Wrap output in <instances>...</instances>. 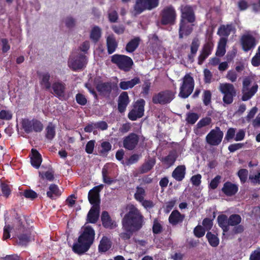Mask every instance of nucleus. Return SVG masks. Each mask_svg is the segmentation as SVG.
Returning a JSON list of instances; mask_svg holds the SVG:
<instances>
[{
    "label": "nucleus",
    "mask_w": 260,
    "mask_h": 260,
    "mask_svg": "<svg viewBox=\"0 0 260 260\" xmlns=\"http://www.w3.org/2000/svg\"><path fill=\"white\" fill-rule=\"evenodd\" d=\"M121 223L122 225L139 231L144 225V217L137 207L129 205L126 208V213L122 219Z\"/></svg>",
    "instance_id": "1"
},
{
    "label": "nucleus",
    "mask_w": 260,
    "mask_h": 260,
    "mask_svg": "<svg viewBox=\"0 0 260 260\" xmlns=\"http://www.w3.org/2000/svg\"><path fill=\"white\" fill-rule=\"evenodd\" d=\"M95 238V231L90 225L85 226L82 233L79 236L78 242L73 244V251L81 255L87 252L93 244Z\"/></svg>",
    "instance_id": "2"
},
{
    "label": "nucleus",
    "mask_w": 260,
    "mask_h": 260,
    "mask_svg": "<svg viewBox=\"0 0 260 260\" xmlns=\"http://www.w3.org/2000/svg\"><path fill=\"white\" fill-rule=\"evenodd\" d=\"M176 92L171 89L161 90L153 94L152 102L154 104L161 105L170 104L175 98Z\"/></svg>",
    "instance_id": "3"
},
{
    "label": "nucleus",
    "mask_w": 260,
    "mask_h": 260,
    "mask_svg": "<svg viewBox=\"0 0 260 260\" xmlns=\"http://www.w3.org/2000/svg\"><path fill=\"white\" fill-rule=\"evenodd\" d=\"M180 87L179 96L183 99L187 98L192 92L194 87V81L193 77L186 74L182 79Z\"/></svg>",
    "instance_id": "4"
},
{
    "label": "nucleus",
    "mask_w": 260,
    "mask_h": 260,
    "mask_svg": "<svg viewBox=\"0 0 260 260\" xmlns=\"http://www.w3.org/2000/svg\"><path fill=\"white\" fill-rule=\"evenodd\" d=\"M111 62L116 64L120 70L125 72L129 71L134 64L133 61L130 57L117 54L112 56Z\"/></svg>",
    "instance_id": "5"
},
{
    "label": "nucleus",
    "mask_w": 260,
    "mask_h": 260,
    "mask_svg": "<svg viewBox=\"0 0 260 260\" xmlns=\"http://www.w3.org/2000/svg\"><path fill=\"white\" fill-rule=\"evenodd\" d=\"M159 0H136L134 5L135 15L140 14L146 10H152L159 5Z\"/></svg>",
    "instance_id": "6"
},
{
    "label": "nucleus",
    "mask_w": 260,
    "mask_h": 260,
    "mask_svg": "<svg viewBox=\"0 0 260 260\" xmlns=\"http://www.w3.org/2000/svg\"><path fill=\"white\" fill-rule=\"evenodd\" d=\"M21 126L26 134L32 132L40 133L44 128L42 122L36 118H33L31 120L28 118L22 119Z\"/></svg>",
    "instance_id": "7"
},
{
    "label": "nucleus",
    "mask_w": 260,
    "mask_h": 260,
    "mask_svg": "<svg viewBox=\"0 0 260 260\" xmlns=\"http://www.w3.org/2000/svg\"><path fill=\"white\" fill-rule=\"evenodd\" d=\"M160 17L162 25H174L177 17L175 8L172 5L165 7L161 11Z\"/></svg>",
    "instance_id": "8"
},
{
    "label": "nucleus",
    "mask_w": 260,
    "mask_h": 260,
    "mask_svg": "<svg viewBox=\"0 0 260 260\" xmlns=\"http://www.w3.org/2000/svg\"><path fill=\"white\" fill-rule=\"evenodd\" d=\"M219 90L223 94V102L226 105L231 104L234 98L236 95V90L234 86L231 83H222L219 86Z\"/></svg>",
    "instance_id": "9"
},
{
    "label": "nucleus",
    "mask_w": 260,
    "mask_h": 260,
    "mask_svg": "<svg viewBox=\"0 0 260 260\" xmlns=\"http://www.w3.org/2000/svg\"><path fill=\"white\" fill-rule=\"evenodd\" d=\"M251 83V79L249 77H245L243 80L241 100L243 101H247L250 100L257 91L258 85L255 84L250 88L249 86Z\"/></svg>",
    "instance_id": "10"
},
{
    "label": "nucleus",
    "mask_w": 260,
    "mask_h": 260,
    "mask_svg": "<svg viewBox=\"0 0 260 260\" xmlns=\"http://www.w3.org/2000/svg\"><path fill=\"white\" fill-rule=\"evenodd\" d=\"M145 101L144 99L138 100L133 105V108L129 112L127 117L132 121L142 118L144 114Z\"/></svg>",
    "instance_id": "11"
},
{
    "label": "nucleus",
    "mask_w": 260,
    "mask_h": 260,
    "mask_svg": "<svg viewBox=\"0 0 260 260\" xmlns=\"http://www.w3.org/2000/svg\"><path fill=\"white\" fill-rule=\"evenodd\" d=\"M223 133L218 126L211 129L206 136V141L211 146L219 145L223 139Z\"/></svg>",
    "instance_id": "12"
},
{
    "label": "nucleus",
    "mask_w": 260,
    "mask_h": 260,
    "mask_svg": "<svg viewBox=\"0 0 260 260\" xmlns=\"http://www.w3.org/2000/svg\"><path fill=\"white\" fill-rule=\"evenodd\" d=\"M242 221L241 216L237 214H231L229 217V226H234L232 230V235L241 234L244 231L243 225L240 224Z\"/></svg>",
    "instance_id": "13"
},
{
    "label": "nucleus",
    "mask_w": 260,
    "mask_h": 260,
    "mask_svg": "<svg viewBox=\"0 0 260 260\" xmlns=\"http://www.w3.org/2000/svg\"><path fill=\"white\" fill-rule=\"evenodd\" d=\"M18 223L19 228L17 229V233L19 234L17 237L19 244L26 245L30 241L31 231L30 229L25 228L20 220L19 221Z\"/></svg>",
    "instance_id": "14"
},
{
    "label": "nucleus",
    "mask_w": 260,
    "mask_h": 260,
    "mask_svg": "<svg viewBox=\"0 0 260 260\" xmlns=\"http://www.w3.org/2000/svg\"><path fill=\"white\" fill-rule=\"evenodd\" d=\"M240 43L242 50L248 52L253 49L257 44L255 38L249 34H244L240 39Z\"/></svg>",
    "instance_id": "15"
},
{
    "label": "nucleus",
    "mask_w": 260,
    "mask_h": 260,
    "mask_svg": "<svg viewBox=\"0 0 260 260\" xmlns=\"http://www.w3.org/2000/svg\"><path fill=\"white\" fill-rule=\"evenodd\" d=\"M140 138L138 134L131 133L123 138V147L126 150H133L136 148L139 142Z\"/></svg>",
    "instance_id": "16"
},
{
    "label": "nucleus",
    "mask_w": 260,
    "mask_h": 260,
    "mask_svg": "<svg viewBox=\"0 0 260 260\" xmlns=\"http://www.w3.org/2000/svg\"><path fill=\"white\" fill-rule=\"evenodd\" d=\"M104 187L103 184L95 186L90 189L88 194V199L92 207H100V192Z\"/></svg>",
    "instance_id": "17"
},
{
    "label": "nucleus",
    "mask_w": 260,
    "mask_h": 260,
    "mask_svg": "<svg viewBox=\"0 0 260 260\" xmlns=\"http://www.w3.org/2000/svg\"><path fill=\"white\" fill-rule=\"evenodd\" d=\"M86 56L80 54L77 57L70 58L68 61V66L73 71L82 69L86 63Z\"/></svg>",
    "instance_id": "18"
},
{
    "label": "nucleus",
    "mask_w": 260,
    "mask_h": 260,
    "mask_svg": "<svg viewBox=\"0 0 260 260\" xmlns=\"http://www.w3.org/2000/svg\"><path fill=\"white\" fill-rule=\"evenodd\" d=\"M180 20L187 21L193 23L196 21V16L192 7L189 5L182 6L181 7Z\"/></svg>",
    "instance_id": "19"
},
{
    "label": "nucleus",
    "mask_w": 260,
    "mask_h": 260,
    "mask_svg": "<svg viewBox=\"0 0 260 260\" xmlns=\"http://www.w3.org/2000/svg\"><path fill=\"white\" fill-rule=\"evenodd\" d=\"M214 44L211 40L208 41L203 45L200 54L198 56V64L202 65L205 59L212 53Z\"/></svg>",
    "instance_id": "20"
},
{
    "label": "nucleus",
    "mask_w": 260,
    "mask_h": 260,
    "mask_svg": "<svg viewBox=\"0 0 260 260\" xmlns=\"http://www.w3.org/2000/svg\"><path fill=\"white\" fill-rule=\"evenodd\" d=\"M101 219L103 226L106 229L113 230L117 226L116 222L111 218L107 211L102 212Z\"/></svg>",
    "instance_id": "21"
},
{
    "label": "nucleus",
    "mask_w": 260,
    "mask_h": 260,
    "mask_svg": "<svg viewBox=\"0 0 260 260\" xmlns=\"http://www.w3.org/2000/svg\"><path fill=\"white\" fill-rule=\"evenodd\" d=\"M130 102L128 93L126 91L122 92L118 99V110L120 113H124Z\"/></svg>",
    "instance_id": "22"
},
{
    "label": "nucleus",
    "mask_w": 260,
    "mask_h": 260,
    "mask_svg": "<svg viewBox=\"0 0 260 260\" xmlns=\"http://www.w3.org/2000/svg\"><path fill=\"white\" fill-rule=\"evenodd\" d=\"M185 218V215L181 214L177 210H173L169 217V222L173 226L181 223Z\"/></svg>",
    "instance_id": "23"
},
{
    "label": "nucleus",
    "mask_w": 260,
    "mask_h": 260,
    "mask_svg": "<svg viewBox=\"0 0 260 260\" xmlns=\"http://www.w3.org/2000/svg\"><path fill=\"white\" fill-rule=\"evenodd\" d=\"M221 190L226 196L231 197L238 192V186L230 181H226L224 183Z\"/></svg>",
    "instance_id": "24"
},
{
    "label": "nucleus",
    "mask_w": 260,
    "mask_h": 260,
    "mask_svg": "<svg viewBox=\"0 0 260 260\" xmlns=\"http://www.w3.org/2000/svg\"><path fill=\"white\" fill-rule=\"evenodd\" d=\"M52 88L55 95L60 99L64 96L66 84L61 82H55L52 84Z\"/></svg>",
    "instance_id": "25"
},
{
    "label": "nucleus",
    "mask_w": 260,
    "mask_h": 260,
    "mask_svg": "<svg viewBox=\"0 0 260 260\" xmlns=\"http://www.w3.org/2000/svg\"><path fill=\"white\" fill-rule=\"evenodd\" d=\"M186 167L184 165L177 166L172 173V177L177 181H182L185 178Z\"/></svg>",
    "instance_id": "26"
},
{
    "label": "nucleus",
    "mask_w": 260,
    "mask_h": 260,
    "mask_svg": "<svg viewBox=\"0 0 260 260\" xmlns=\"http://www.w3.org/2000/svg\"><path fill=\"white\" fill-rule=\"evenodd\" d=\"M106 46L109 54L114 53L118 47V42L114 35H109L106 38Z\"/></svg>",
    "instance_id": "27"
},
{
    "label": "nucleus",
    "mask_w": 260,
    "mask_h": 260,
    "mask_svg": "<svg viewBox=\"0 0 260 260\" xmlns=\"http://www.w3.org/2000/svg\"><path fill=\"white\" fill-rule=\"evenodd\" d=\"M96 88L101 94L109 95L112 90V83L110 82L100 83L97 84Z\"/></svg>",
    "instance_id": "28"
},
{
    "label": "nucleus",
    "mask_w": 260,
    "mask_h": 260,
    "mask_svg": "<svg viewBox=\"0 0 260 260\" xmlns=\"http://www.w3.org/2000/svg\"><path fill=\"white\" fill-rule=\"evenodd\" d=\"M177 157V152L175 150H172L169 152L168 155L162 157L161 161L164 165L170 167L174 164Z\"/></svg>",
    "instance_id": "29"
},
{
    "label": "nucleus",
    "mask_w": 260,
    "mask_h": 260,
    "mask_svg": "<svg viewBox=\"0 0 260 260\" xmlns=\"http://www.w3.org/2000/svg\"><path fill=\"white\" fill-rule=\"evenodd\" d=\"M100 207H92L89 211L87 220L88 222L95 223L97 222L99 217Z\"/></svg>",
    "instance_id": "30"
},
{
    "label": "nucleus",
    "mask_w": 260,
    "mask_h": 260,
    "mask_svg": "<svg viewBox=\"0 0 260 260\" xmlns=\"http://www.w3.org/2000/svg\"><path fill=\"white\" fill-rule=\"evenodd\" d=\"M141 83V80L139 77H135L131 80L121 81L119 83V86L122 90H127L129 88H132L135 85L139 84Z\"/></svg>",
    "instance_id": "31"
},
{
    "label": "nucleus",
    "mask_w": 260,
    "mask_h": 260,
    "mask_svg": "<svg viewBox=\"0 0 260 260\" xmlns=\"http://www.w3.org/2000/svg\"><path fill=\"white\" fill-rule=\"evenodd\" d=\"M31 156L30 161L31 165L36 169H38L42 161V158L41 154L35 149H32L31 150Z\"/></svg>",
    "instance_id": "32"
},
{
    "label": "nucleus",
    "mask_w": 260,
    "mask_h": 260,
    "mask_svg": "<svg viewBox=\"0 0 260 260\" xmlns=\"http://www.w3.org/2000/svg\"><path fill=\"white\" fill-rule=\"evenodd\" d=\"M217 223L220 228L223 231V235H225V233L229 231V217L225 214H221L217 217Z\"/></svg>",
    "instance_id": "33"
},
{
    "label": "nucleus",
    "mask_w": 260,
    "mask_h": 260,
    "mask_svg": "<svg viewBox=\"0 0 260 260\" xmlns=\"http://www.w3.org/2000/svg\"><path fill=\"white\" fill-rule=\"evenodd\" d=\"M141 39L139 37H136L131 39L126 45L125 49L127 52L133 53L139 47Z\"/></svg>",
    "instance_id": "34"
},
{
    "label": "nucleus",
    "mask_w": 260,
    "mask_h": 260,
    "mask_svg": "<svg viewBox=\"0 0 260 260\" xmlns=\"http://www.w3.org/2000/svg\"><path fill=\"white\" fill-rule=\"evenodd\" d=\"M111 240L106 236H103L99 245V251L101 252H106L111 248Z\"/></svg>",
    "instance_id": "35"
},
{
    "label": "nucleus",
    "mask_w": 260,
    "mask_h": 260,
    "mask_svg": "<svg viewBox=\"0 0 260 260\" xmlns=\"http://www.w3.org/2000/svg\"><path fill=\"white\" fill-rule=\"evenodd\" d=\"M47 196L52 200L55 199L61 196V192L58 186L55 184H51L49 187V190L47 191Z\"/></svg>",
    "instance_id": "36"
},
{
    "label": "nucleus",
    "mask_w": 260,
    "mask_h": 260,
    "mask_svg": "<svg viewBox=\"0 0 260 260\" xmlns=\"http://www.w3.org/2000/svg\"><path fill=\"white\" fill-rule=\"evenodd\" d=\"M235 28L232 24L221 25L218 29L217 35L228 38L231 32Z\"/></svg>",
    "instance_id": "37"
},
{
    "label": "nucleus",
    "mask_w": 260,
    "mask_h": 260,
    "mask_svg": "<svg viewBox=\"0 0 260 260\" xmlns=\"http://www.w3.org/2000/svg\"><path fill=\"white\" fill-rule=\"evenodd\" d=\"M111 149V144L108 141H103L98 147V153L103 157H107Z\"/></svg>",
    "instance_id": "38"
},
{
    "label": "nucleus",
    "mask_w": 260,
    "mask_h": 260,
    "mask_svg": "<svg viewBox=\"0 0 260 260\" xmlns=\"http://www.w3.org/2000/svg\"><path fill=\"white\" fill-rule=\"evenodd\" d=\"M194 25L187 21L180 20L179 22V30L183 31L185 33V36H189L193 31Z\"/></svg>",
    "instance_id": "39"
},
{
    "label": "nucleus",
    "mask_w": 260,
    "mask_h": 260,
    "mask_svg": "<svg viewBox=\"0 0 260 260\" xmlns=\"http://www.w3.org/2000/svg\"><path fill=\"white\" fill-rule=\"evenodd\" d=\"M102 36V30L98 26H93L90 31V39L94 43H96Z\"/></svg>",
    "instance_id": "40"
},
{
    "label": "nucleus",
    "mask_w": 260,
    "mask_h": 260,
    "mask_svg": "<svg viewBox=\"0 0 260 260\" xmlns=\"http://www.w3.org/2000/svg\"><path fill=\"white\" fill-rule=\"evenodd\" d=\"M155 159L153 157H149L148 160L145 162L140 168L141 173H146L150 171L155 165Z\"/></svg>",
    "instance_id": "41"
},
{
    "label": "nucleus",
    "mask_w": 260,
    "mask_h": 260,
    "mask_svg": "<svg viewBox=\"0 0 260 260\" xmlns=\"http://www.w3.org/2000/svg\"><path fill=\"white\" fill-rule=\"evenodd\" d=\"M122 229L124 231V232H122L119 234L120 237L124 240H126L129 239L131 237L133 236V234L136 232L137 231L127 227L125 225H122Z\"/></svg>",
    "instance_id": "42"
},
{
    "label": "nucleus",
    "mask_w": 260,
    "mask_h": 260,
    "mask_svg": "<svg viewBox=\"0 0 260 260\" xmlns=\"http://www.w3.org/2000/svg\"><path fill=\"white\" fill-rule=\"evenodd\" d=\"M209 244L214 247H217L219 243V240L217 236L211 232H208L206 236Z\"/></svg>",
    "instance_id": "43"
},
{
    "label": "nucleus",
    "mask_w": 260,
    "mask_h": 260,
    "mask_svg": "<svg viewBox=\"0 0 260 260\" xmlns=\"http://www.w3.org/2000/svg\"><path fill=\"white\" fill-rule=\"evenodd\" d=\"M46 138L49 140H52L55 136V126L52 123H49L46 128Z\"/></svg>",
    "instance_id": "44"
},
{
    "label": "nucleus",
    "mask_w": 260,
    "mask_h": 260,
    "mask_svg": "<svg viewBox=\"0 0 260 260\" xmlns=\"http://www.w3.org/2000/svg\"><path fill=\"white\" fill-rule=\"evenodd\" d=\"M146 196V191L145 189L140 186L136 187V192L134 194L135 199L138 202L143 201Z\"/></svg>",
    "instance_id": "45"
},
{
    "label": "nucleus",
    "mask_w": 260,
    "mask_h": 260,
    "mask_svg": "<svg viewBox=\"0 0 260 260\" xmlns=\"http://www.w3.org/2000/svg\"><path fill=\"white\" fill-rule=\"evenodd\" d=\"M199 118V115L194 112H188L186 114V121L190 124H194Z\"/></svg>",
    "instance_id": "46"
},
{
    "label": "nucleus",
    "mask_w": 260,
    "mask_h": 260,
    "mask_svg": "<svg viewBox=\"0 0 260 260\" xmlns=\"http://www.w3.org/2000/svg\"><path fill=\"white\" fill-rule=\"evenodd\" d=\"M163 230V227L157 219L155 218L153 220L152 225V232L154 234H159Z\"/></svg>",
    "instance_id": "47"
},
{
    "label": "nucleus",
    "mask_w": 260,
    "mask_h": 260,
    "mask_svg": "<svg viewBox=\"0 0 260 260\" xmlns=\"http://www.w3.org/2000/svg\"><path fill=\"white\" fill-rule=\"evenodd\" d=\"M50 79V75L49 73H44L42 75V80L40 84L45 86L46 89H49L51 87V83L49 81Z\"/></svg>",
    "instance_id": "48"
},
{
    "label": "nucleus",
    "mask_w": 260,
    "mask_h": 260,
    "mask_svg": "<svg viewBox=\"0 0 260 260\" xmlns=\"http://www.w3.org/2000/svg\"><path fill=\"white\" fill-rule=\"evenodd\" d=\"M212 93L210 90H205L204 91L202 100L205 106H208L211 103Z\"/></svg>",
    "instance_id": "49"
},
{
    "label": "nucleus",
    "mask_w": 260,
    "mask_h": 260,
    "mask_svg": "<svg viewBox=\"0 0 260 260\" xmlns=\"http://www.w3.org/2000/svg\"><path fill=\"white\" fill-rule=\"evenodd\" d=\"M0 187L1 188L3 196L6 197V198H8L11 193V189L10 188L9 185L5 183L2 182L0 185Z\"/></svg>",
    "instance_id": "50"
},
{
    "label": "nucleus",
    "mask_w": 260,
    "mask_h": 260,
    "mask_svg": "<svg viewBox=\"0 0 260 260\" xmlns=\"http://www.w3.org/2000/svg\"><path fill=\"white\" fill-rule=\"evenodd\" d=\"M212 122V119L209 117H205L201 119L197 123L196 126L197 128H201L203 127L210 125Z\"/></svg>",
    "instance_id": "51"
},
{
    "label": "nucleus",
    "mask_w": 260,
    "mask_h": 260,
    "mask_svg": "<svg viewBox=\"0 0 260 260\" xmlns=\"http://www.w3.org/2000/svg\"><path fill=\"white\" fill-rule=\"evenodd\" d=\"M236 133V128L233 127L229 128L226 133L225 135L224 141L229 142L231 140L235 138V134Z\"/></svg>",
    "instance_id": "52"
},
{
    "label": "nucleus",
    "mask_w": 260,
    "mask_h": 260,
    "mask_svg": "<svg viewBox=\"0 0 260 260\" xmlns=\"http://www.w3.org/2000/svg\"><path fill=\"white\" fill-rule=\"evenodd\" d=\"M151 82L149 80H145L143 84L141 94L144 97L149 94L151 87Z\"/></svg>",
    "instance_id": "53"
},
{
    "label": "nucleus",
    "mask_w": 260,
    "mask_h": 260,
    "mask_svg": "<svg viewBox=\"0 0 260 260\" xmlns=\"http://www.w3.org/2000/svg\"><path fill=\"white\" fill-rule=\"evenodd\" d=\"M21 193L25 198L29 199L31 200H34L38 197V194L37 192L31 189H26Z\"/></svg>",
    "instance_id": "54"
},
{
    "label": "nucleus",
    "mask_w": 260,
    "mask_h": 260,
    "mask_svg": "<svg viewBox=\"0 0 260 260\" xmlns=\"http://www.w3.org/2000/svg\"><path fill=\"white\" fill-rule=\"evenodd\" d=\"M206 231L202 226L198 225L194 228L193 234L196 237L200 238L205 235Z\"/></svg>",
    "instance_id": "55"
},
{
    "label": "nucleus",
    "mask_w": 260,
    "mask_h": 260,
    "mask_svg": "<svg viewBox=\"0 0 260 260\" xmlns=\"http://www.w3.org/2000/svg\"><path fill=\"white\" fill-rule=\"evenodd\" d=\"M200 45V42L198 38L193 39L190 45V52L192 54H196Z\"/></svg>",
    "instance_id": "56"
},
{
    "label": "nucleus",
    "mask_w": 260,
    "mask_h": 260,
    "mask_svg": "<svg viewBox=\"0 0 260 260\" xmlns=\"http://www.w3.org/2000/svg\"><path fill=\"white\" fill-rule=\"evenodd\" d=\"M102 177L103 180L105 183H106L108 185L111 184L113 182H114V180L108 176V170L105 168L102 169Z\"/></svg>",
    "instance_id": "57"
},
{
    "label": "nucleus",
    "mask_w": 260,
    "mask_h": 260,
    "mask_svg": "<svg viewBox=\"0 0 260 260\" xmlns=\"http://www.w3.org/2000/svg\"><path fill=\"white\" fill-rule=\"evenodd\" d=\"M109 21L111 23H115L117 21L118 15L116 10H110L108 13Z\"/></svg>",
    "instance_id": "58"
},
{
    "label": "nucleus",
    "mask_w": 260,
    "mask_h": 260,
    "mask_svg": "<svg viewBox=\"0 0 260 260\" xmlns=\"http://www.w3.org/2000/svg\"><path fill=\"white\" fill-rule=\"evenodd\" d=\"M75 98L77 103L81 106H85L87 104V99L85 96L82 93H78L76 94Z\"/></svg>",
    "instance_id": "59"
},
{
    "label": "nucleus",
    "mask_w": 260,
    "mask_h": 260,
    "mask_svg": "<svg viewBox=\"0 0 260 260\" xmlns=\"http://www.w3.org/2000/svg\"><path fill=\"white\" fill-rule=\"evenodd\" d=\"M248 171L245 169H241L238 172V176L242 183H245L247 179Z\"/></svg>",
    "instance_id": "60"
},
{
    "label": "nucleus",
    "mask_w": 260,
    "mask_h": 260,
    "mask_svg": "<svg viewBox=\"0 0 260 260\" xmlns=\"http://www.w3.org/2000/svg\"><path fill=\"white\" fill-rule=\"evenodd\" d=\"M113 31L117 35H122L124 33L125 28L123 24L113 25L111 27Z\"/></svg>",
    "instance_id": "61"
},
{
    "label": "nucleus",
    "mask_w": 260,
    "mask_h": 260,
    "mask_svg": "<svg viewBox=\"0 0 260 260\" xmlns=\"http://www.w3.org/2000/svg\"><path fill=\"white\" fill-rule=\"evenodd\" d=\"M213 219H211L209 218H205L203 219L202 222L203 227L205 228L206 231H209L212 229L213 226Z\"/></svg>",
    "instance_id": "62"
},
{
    "label": "nucleus",
    "mask_w": 260,
    "mask_h": 260,
    "mask_svg": "<svg viewBox=\"0 0 260 260\" xmlns=\"http://www.w3.org/2000/svg\"><path fill=\"white\" fill-rule=\"evenodd\" d=\"M12 118V114L11 112L5 110L0 111V119L2 120H9Z\"/></svg>",
    "instance_id": "63"
},
{
    "label": "nucleus",
    "mask_w": 260,
    "mask_h": 260,
    "mask_svg": "<svg viewBox=\"0 0 260 260\" xmlns=\"http://www.w3.org/2000/svg\"><path fill=\"white\" fill-rule=\"evenodd\" d=\"M220 176L217 175L215 176L213 179L211 180L209 184V187L212 189H216L220 182Z\"/></svg>",
    "instance_id": "64"
}]
</instances>
